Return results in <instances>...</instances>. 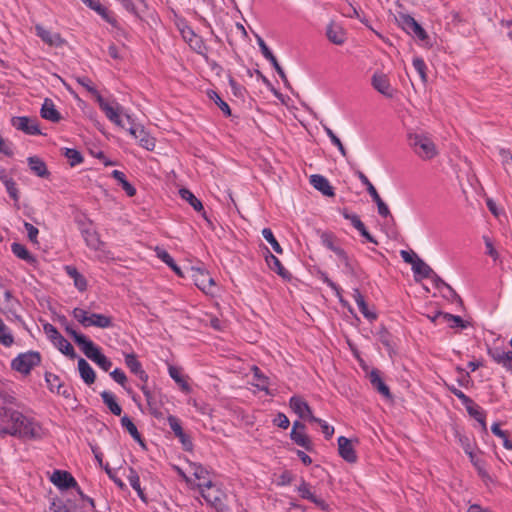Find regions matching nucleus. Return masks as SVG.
<instances>
[{"instance_id": "obj_1", "label": "nucleus", "mask_w": 512, "mask_h": 512, "mask_svg": "<svg viewBox=\"0 0 512 512\" xmlns=\"http://www.w3.org/2000/svg\"><path fill=\"white\" fill-rule=\"evenodd\" d=\"M0 415L2 422L10 428L11 436L29 440L40 438L38 424L20 411L3 406Z\"/></svg>"}, {"instance_id": "obj_2", "label": "nucleus", "mask_w": 512, "mask_h": 512, "mask_svg": "<svg viewBox=\"0 0 512 512\" xmlns=\"http://www.w3.org/2000/svg\"><path fill=\"white\" fill-rule=\"evenodd\" d=\"M408 144L422 160L428 161L438 155V149L430 137L423 133H408Z\"/></svg>"}, {"instance_id": "obj_3", "label": "nucleus", "mask_w": 512, "mask_h": 512, "mask_svg": "<svg viewBox=\"0 0 512 512\" xmlns=\"http://www.w3.org/2000/svg\"><path fill=\"white\" fill-rule=\"evenodd\" d=\"M72 316L84 328L94 326L97 328L105 329L113 326L112 318L110 316L99 313H88L82 308H74L72 311Z\"/></svg>"}, {"instance_id": "obj_4", "label": "nucleus", "mask_w": 512, "mask_h": 512, "mask_svg": "<svg viewBox=\"0 0 512 512\" xmlns=\"http://www.w3.org/2000/svg\"><path fill=\"white\" fill-rule=\"evenodd\" d=\"M43 330L53 345L70 359H75L77 354L73 346L59 333L57 328L50 323L43 325Z\"/></svg>"}, {"instance_id": "obj_5", "label": "nucleus", "mask_w": 512, "mask_h": 512, "mask_svg": "<svg viewBox=\"0 0 512 512\" xmlns=\"http://www.w3.org/2000/svg\"><path fill=\"white\" fill-rule=\"evenodd\" d=\"M41 362V355L37 351H28L19 354L11 362V367L17 372L22 374H29L31 370L39 365Z\"/></svg>"}, {"instance_id": "obj_6", "label": "nucleus", "mask_w": 512, "mask_h": 512, "mask_svg": "<svg viewBox=\"0 0 512 512\" xmlns=\"http://www.w3.org/2000/svg\"><path fill=\"white\" fill-rule=\"evenodd\" d=\"M398 25L409 35H414L421 41L428 39V34L424 28L407 13H398L395 17Z\"/></svg>"}, {"instance_id": "obj_7", "label": "nucleus", "mask_w": 512, "mask_h": 512, "mask_svg": "<svg viewBox=\"0 0 512 512\" xmlns=\"http://www.w3.org/2000/svg\"><path fill=\"white\" fill-rule=\"evenodd\" d=\"M200 489L201 496L204 500L217 510L223 507V492L216 488L212 481L208 480L206 483L197 484Z\"/></svg>"}, {"instance_id": "obj_8", "label": "nucleus", "mask_w": 512, "mask_h": 512, "mask_svg": "<svg viewBox=\"0 0 512 512\" xmlns=\"http://www.w3.org/2000/svg\"><path fill=\"white\" fill-rule=\"evenodd\" d=\"M189 272L192 280L194 281V284L200 290L206 294H213L215 282L208 271L199 267H191Z\"/></svg>"}, {"instance_id": "obj_9", "label": "nucleus", "mask_w": 512, "mask_h": 512, "mask_svg": "<svg viewBox=\"0 0 512 512\" xmlns=\"http://www.w3.org/2000/svg\"><path fill=\"white\" fill-rule=\"evenodd\" d=\"M82 352L84 355L98 365L102 370L108 372L112 367L111 360L106 357L100 350V348L94 344L93 341L87 345Z\"/></svg>"}, {"instance_id": "obj_10", "label": "nucleus", "mask_w": 512, "mask_h": 512, "mask_svg": "<svg viewBox=\"0 0 512 512\" xmlns=\"http://www.w3.org/2000/svg\"><path fill=\"white\" fill-rule=\"evenodd\" d=\"M100 109L105 113L106 117L118 126L124 127L123 121L120 117L122 107L116 103L115 106L107 102L102 95H97V100Z\"/></svg>"}, {"instance_id": "obj_11", "label": "nucleus", "mask_w": 512, "mask_h": 512, "mask_svg": "<svg viewBox=\"0 0 512 512\" xmlns=\"http://www.w3.org/2000/svg\"><path fill=\"white\" fill-rule=\"evenodd\" d=\"M257 43L259 45L262 55L265 57V59H267L272 64V66L274 67V69L276 70V72L278 73L280 78L282 79L284 85L286 87H290L289 81L287 79V76H286L283 68L280 66L277 58L274 56V54L271 52L269 47L266 45L265 41L261 37H258Z\"/></svg>"}, {"instance_id": "obj_12", "label": "nucleus", "mask_w": 512, "mask_h": 512, "mask_svg": "<svg viewBox=\"0 0 512 512\" xmlns=\"http://www.w3.org/2000/svg\"><path fill=\"white\" fill-rule=\"evenodd\" d=\"M50 481L60 490H67L78 486L75 478L69 472L64 470H54L50 477Z\"/></svg>"}, {"instance_id": "obj_13", "label": "nucleus", "mask_w": 512, "mask_h": 512, "mask_svg": "<svg viewBox=\"0 0 512 512\" xmlns=\"http://www.w3.org/2000/svg\"><path fill=\"white\" fill-rule=\"evenodd\" d=\"M487 353L497 364L512 372V351H505L501 347H488Z\"/></svg>"}, {"instance_id": "obj_14", "label": "nucleus", "mask_w": 512, "mask_h": 512, "mask_svg": "<svg viewBox=\"0 0 512 512\" xmlns=\"http://www.w3.org/2000/svg\"><path fill=\"white\" fill-rule=\"evenodd\" d=\"M12 125L17 129L21 130L28 135H40L41 130L37 120H32L26 116L14 117L12 119Z\"/></svg>"}, {"instance_id": "obj_15", "label": "nucleus", "mask_w": 512, "mask_h": 512, "mask_svg": "<svg viewBox=\"0 0 512 512\" xmlns=\"http://www.w3.org/2000/svg\"><path fill=\"white\" fill-rule=\"evenodd\" d=\"M129 133L139 141L141 147L152 151L155 147V139L147 133L140 125H131L128 129Z\"/></svg>"}, {"instance_id": "obj_16", "label": "nucleus", "mask_w": 512, "mask_h": 512, "mask_svg": "<svg viewBox=\"0 0 512 512\" xmlns=\"http://www.w3.org/2000/svg\"><path fill=\"white\" fill-rule=\"evenodd\" d=\"M36 35L41 38V40L48 44L49 46L53 47H61L65 44V40L61 37L59 33L52 32L46 28H44L42 25L37 24L35 26Z\"/></svg>"}, {"instance_id": "obj_17", "label": "nucleus", "mask_w": 512, "mask_h": 512, "mask_svg": "<svg viewBox=\"0 0 512 512\" xmlns=\"http://www.w3.org/2000/svg\"><path fill=\"white\" fill-rule=\"evenodd\" d=\"M167 420H168V424H169L171 430L174 432L175 436L180 440L184 449L186 451L192 450V448H193L192 441H191L190 437L187 434H185V432L183 431V428L181 426L179 419L175 416L170 415Z\"/></svg>"}, {"instance_id": "obj_18", "label": "nucleus", "mask_w": 512, "mask_h": 512, "mask_svg": "<svg viewBox=\"0 0 512 512\" xmlns=\"http://www.w3.org/2000/svg\"><path fill=\"white\" fill-rule=\"evenodd\" d=\"M338 450L339 455L347 462L354 463L357 460V455L355 453V450L352 446L351 441L344 437L340 436L338 438Z\"/></svg>"}, {"instance_id": "obj_19", "label": "nucleus", "mask_w": 512, "mask_h": 512, "mask_svg": "<svg viewBox=\"0 0 512 512\" xmlns=\"http://www.w3.org/2000/svg\"><path fill=\"white\" fill-rule=\"evenodd\" d=\"M310 184L324 196L333 197L335 195L334 189L330 185L328 179L320 174L311 175Z\"/></svg>"}, {"instance_id": "obj_20", "label": "nucleus", "mask_w": 512, "mask_h": 512, "mask_svg": "<svg viewBox=\"0 0 512 512\" xmlns=\"http://www.w3.org/2000/svg\"><path fill=\"white\" fill-rule=\"evenodd\" d=\"M300 496L303 499H307L314 503L317 507H319L321 510L326 511L329 508V505L321 498L315 496L309 489V484L306 483L304 480L301 481V484L297 488Z\"/></svg>"}, {"instance_id": "obj_21", "label": "nucleus", "mask_w": 512, "mask_h": 512, "mask_svg": "<svg viewBox=\"0 0 512 512\" xmlns=\"http://www.w3.org/2000/svg\"><path fill=\"white\" fill-rule=\"evenodd\" d=\"M28 166L32 173L41 178H49L50 172L46 163L38 156H30L27 158Z\"/></svg>"}, {"instance_id": "obj_22", "label": "nucleus", "mask_w": 512, "mask_h": 512, "mask_svg": "<svg viewBox=\"0 0 512 512\" xmlns=\"http://www.w3.org/2000/svg\"><path fill=\"white\" fill-rule=\"evenodd\" d=\"M342 214L345 219L350 220L353 227L357 229L359 233L367 239V241L376 245L378 244L377 240L367 231L364 223L360 220L358 215L349 214L346 211H344Z\"/></svg>"}, {"instance_id": "obj_23", "label": "nucleus", "mask_w": 512, "mask_h": 512, "mask_svg": "<svg viewBox=\"0 0 512 512\" xmlns=\"http://www.w3.org/2000/svg\"><path fill=\"white\" fill-rule=\"evenodd\" d=\"M326 36L330 42L336 45H342L346 40V33L344 29L333 22L327 26Z\"/></svg>"}, {"instance_id": "obj_24", "label": "nucleus", "mask_w": 512, "mask_h": 512, "mask_svg": "<svg viewBox=\"0 0 512 512\" xmlns=\"http://www.w3.org/2000/svg\"><path fill=\"white\" fill-rule=\"evenodd\" d=\"M265 260L269 268L275 271L283 279H289L291 274L284 268L281 261L273 255L268 249L266 250Z\"/></svg>"}, {"instance_id": "obj_25", "label": "nucleus", "mask_w": 512, "mask_h": 512, "mask_svg": "<svg viewBox=\"0 0 512 512\" xmlns=\"http://www.w3.org/2000/svg\"><path fill=\"white\" fill-rule=\"evenodd\" d=\"M289 406L300 418L306 419L307 414H310L311 408L300 396H292L289 400Z\"/></svg>"}, {"instance_id": "obj_26", "label": "nucleus", "mask_w": 512, "mask_h": 512, "mask_svg": "<svg viewBox=\"0 0 512 512\" xmlns=\"http://www.w3.org/2000/svg\"><path fill=\"white\" fill-rule=\"evenodd\" d=\"M41 117L49 120L51 122H59L61 120V115L55 108L53 101L49 98H45L41 110Z\"/></svg>"}, {"instance_id": "obj_27", "label": "nucleus", "mask_w": 512, "mask_h": 512, "mask_svg": "<svg viewBox=\"0 0 512 512\" xmlns=\"http://www.w3.org/2000/svg\"><path fill=\"white\" fill-rule=\"evenodd\" d=\"M369 379L372 386L384 397L391 399L392 395L389 387L382 380L380 373L377 369H373L369 374Z\"/></svg>"}, {"instance_id": "obj_28", "label": "nucleus", "mask_w": 512, "mask_h": 512, "mask_svg": "<svg viewBox=\"0 0 512 512\" xmlns=\"http://www.w3.org/2000/svg\"><path fill=\"white\" fill-rule=\"evenodd\" d=\"M89 8L96 11L105 21L113 26H116V19L111 13L97 0H82Z\"/></svg>"}, {"instance_id": "obj_29", "label": "nucleus", "mask_w": 512, "mask_h": 512, "mask_svg": "<svg viewBox=\"0 0 512 512\" xmlns=\"http://www.w3.org/2000/svg\"><path fill=\"white\" fill-rule=\"evenodd\" d=\"M78 370L80 373V377L87 385H91L95 382V379H96L95 371L93 370L91 365L84 358H79Z\"/></svg>"}, {"instance_id": "obj_30", "label": "nucleus", "mask_w": 512, "mask_h": 512, "mask_svg": "<svg viewBox=\"0 0 512 512\" xmlns=\"http://www.w3.org/2000/svg\"><path fill=\"white\" fill-rule=\"evenodd\" d=\"M0 181L4 184L7 193L15 201H19V191L17 189L15 181L9 177L4 168L0 169Z\"/></svg>"}, {"instance_id": "obj_31", "label": "nucleus", "mask_w": 512, "mask_h": 512, "mask_svg": "<svg viewBox=\"0 0 512 512\" xmlns=\"http://www.w3.org/2000/svg\"><path fill=\"white\" fill-rule=\"evenodd\" d=\"M61 322L65 324V331L73 338L81 351L92 341L84 334L77 332L71 325L67 324V319L65 317H62Z\"/></svg>"}, {"instance_id": "obj_32", "label": "nucleus", "mask_w": 512, "mask_h": 512, "mask_svg": "<svg viewBox=\"0 0 512 512\" xmlns=\"http://www.w3.org/2000/svg\"><path fill=\"white\" fill-rule=\"evenodd\" d=\"M353 298L360 312L363 314L365 318H367L370 321L375 320L377 318L376 313L369 310L368 305L359 289H354Z\"/></svg>"}, {"instance_id": "obj_33", "label": "nucleus", "mask_w": 512, "mask_h": 512, "mask_svg": "<svg viewBox=\"0 0 512 512\" xmlns=\"http://www.w3.org/2000/svg\"><path fill=\"white\" fill-rule=\"evenodd\" d=\"M372 86L384 96H392L390 92L391 86L385 75L374 74L372 77Z\"/></svg>"}, {"instance_id": "obj_34", "label": "nucleus", "mask_w": 512, "mask_h": 512, "mask_svg": "<svg viewBox=\"0 0 512 512\" xmlns=\"http://www.w3.org/2000/svg\"><path fill=\"white\" fill-rule=\"evenodd\" d=\"M104 404L108 407L110 412L116 416H120L122 413V408L118 404L115 395L109 391H103L100 394Z\"/></svg>"}, {"instance_id": "obj_35", "label": "nucleus", "mask_w": 512, "mask_h": 512, "mask_svg": "<svg viewBox=\"0 0 512 512\" xmlns=\"http://www.w3.org/2000/svg\"><path fill=\"white\" fill-rule=\"evenodd\" d=\"M81 234L87 244V246L93 250H99L103 242L100 240L96 231L83 228L81 229Z\"/></svg>"}, {"instance_id": "obj_36", "label": "nucleus", "mask_w": 512, "mask_h": 512, "mask_svg": "<svg viewBox=\"0 0 512 512\" xmlns=\"http://www.w3.org/2000/svg\"><path fill=\"white\" fill-rule=\"evenodd\" d=\"M465 408L468 414L473 417L477 422L480 423L482 429L487 431V424L485 421V412L473 401L471 400L470 405H465Z\"/></svg>"}, {"instance_id": "obj_37", "label": "nucleus", "mask_w": 512, "mask_h": 512, "mask_svg": "<svg viewBox=\"0 0 512 512\" xmlns=\"http://www.w3.org/2000/svg\"><path fill=\"white\" fill-rule=\"evenodd\" d=\"M121 425L123 428H125L128 431V433L131 435V437L136 442H138L142 447H145L144 440L142 439V436L139 433L136 425L132 422V420L127 415H124L121 418Z\"/></svg>"}, {"instance_id": "obj_38", "label": "nucleus", "mask_w": 512, "mask_h": 512, "mask_svg": "<svg viewBox=\"0 0 512 512\" xmlns=\"http://www.w3.org/2000/svg\"><path fill=\"white\" fill-rule=\"evenodd\" d=\"M66 273L73 279L75 287L79 291H85L87 289V281L85 277L73 266L65 267Z\"/></svg>"}, {"instance_id": "obj_39", "label": "nucleus", "mask_w": 512, "mask_h": 512, "mask_svg": "<svg viewBox=\"0 0 512 512\" xmlns=\"http://www.w3.org/2000/svg\"><path fill=\"white\" fill-rule=\"evenodd\" d=\"M412 270L415 274V277L418 275L421 278L427 279L434 275L433 269L420 257L416 259L415 263H413Z\"/></svg>"}, {"instance_id": "obj_40", "label": "nucleus", "mask_w": 512, "mask_h": 512, "mask_svg": "<svg viewBox=\"0 0 512 512\" xmlns=\"http://www.w3.org/2000/svg\"><path fill=\"white\" fill-rule=\"evenodd\" d=\"M155 251L159 259L169 266L178 276L183 277L181 268L175 263L172 256L166 250L156 247Z\"/></svg>"}, {"instance_id": "obj_41", "label": "nucleus", "mask_w": 512, "mask_h": 512, "mask_svg": "<svg viewBox=\"0 0 512 512\" xmlns=\"http://www.w3.org/2000/svg\"><path fill=\"white\" fill-rule=\"evenodd\" d=\"M11 250L16 257L26 261L29 264H34L36 262V258L27 250L24 245L20 243H12Z\"/></svg>"}, {"instance_id": "obj_42", "label": "nucleus", "mask_w": 512, "mask_h": 512, "mask_svg": "<svg viewBox=\"0 0 512 512\" xmlns=\"http://www.w3.org/2000/svg\"><path fill=\"white\" fill-rule=\"evenodd\" d=\"M111 175L114 179H116L119 182L122 189L126 192V194L129 197H132L136 194L135 187L127 181L126 176L122 171L113 170Z\"/></svg>"}, {"instance_id": "obj_43", "label": "nucleus", "mask_w": 512, "mask_h": 512, "mask_svg": "<svg viewBox=\"0 0 512 512\" xmlns=\"http://www.w3.org/2000/svg\"><path fill=\"white\" fill-rule=\"evenodd\" d=\"M179 194L195 211L202 212L204 210L202 202L189 189L182 188L179 190Z\"/></svg>"}, {"instance_id": "obj_44", "label": "nucleus", "mask_w": 512, "mask_h": 512, "mask_svg": "<svg viewBox=\"0 0 512 512\" xmlns=\"http://www.w3.org/2000/svg\"><path fill=\"white\" fill-rule=\"evenodd\" d=\"M291 440L296 443L298 446L303 447L307 451H311L312 442L309 437L303 431H295V429L291 430L290 433Z\"/></svg>"}, {"instance_id": "obj_45", "label": "nucleus", "mask_w": 512, "mask_h": 512, "mask_svg": "<svg viewBox=\"0 0 512 512\" xmlns=\"http://www.w3.org/2000/svg\"><path fill=\"white\" fill-rule=\"evenodd\" d=\"M438 315H442V320L447 322L451 328L460 327L465 329L468 327V322L464 321L460 316L453 315L446 312H439Z\"/></svg>"}, {"instance_id": "obj_46", "label": "nucleus", "mask_w": 512, "mask_h": 512, "mask_svg": "<svg viewBox=\"0 0 512 512\" xmlns=\"http://www.w3.org/2000/svg\"><path fill=\"white\" fill-rule=\"evenodd\" d=\"M168 372L170 377L180 386V388L184 392L189 393L191 391V387L181 376L180 371L177 367L170 365L168 367Z\"/></svg>"}, {"instance_id": "obj_47", "label": "nucleus", "mask_w": 512, "mask_h": 512, "mask_svg": "<svg viewBox=\"0 0 512 512\" xmlns=\"http://www.w3.org/2000/svg\"><path fill=\"white\" fill-rule=\"evenodd\" d=\"M128 481H129V484L131 485V487L137 492L139 498L143 501H146V496H145L144 491L142 490L141 485H140L139 475L133 468H130V473L128 475Z\"/></svg>"}, {"instance_id": "obj_48", "label": "nucleus", "mask_w": 512, "mask_h": 512, "mask_svg": "<svg viewBox=\"0 0 512 512\" xmlns=\"http://www.w3.org/2000/svg\"><path fill=\"white\" fill-rule=\"evenodd\" d=\"M125 364L134 375L139 374L143 368L141 362L134 353L125 354Z\"/></svg>"}, {"instance_id": "obj_49", "label": "nucleus", "mask_w": 512, "mask_h": 512, "mask_svg": "<svg viewBox=\"0 0 512 512\" xmlns=\"http://www.w3.org/2000/svg\"><path fill=\"white\" fill-rule=\"evenodd\" d=\"M207 95L212 101H214L225 116H231V109L229 105L218 95L216 91L209 90Z\"/></svg>"}, {"instance_id": "obj_50", "label": "nucleus", "mask_w": 512, "mask_h": 512, "mask_svg": "<svg viewBox=\"0 0 512 512\" xmlns=\"http://www.w3.org/2000/svg\"><path fill=\"white\" fill-rule=\"evenodd\" d=\"M492 433L503 440V446L507 450H512V440L508 438V432L500 428L499 423H493L491 426Z\"/></svg>"}, {"instance_id": "obj_51", "label": "nucleus", "mask_w": 512, "mask_h": 512, "mask_svg": "<svg viewBox=\"0 0 512 512\" xmlns=\"http://www.w3.org/2000/svg\"><path fill=\"white\" fill-rule=\"evenodd\" d=\"M430 279L433 280L434 285L437 289L446 288L450 294V297L453 300L461 301V299H460L459 295L456 293V291L449 284H447L443 279H441L435 272H434V275L432 277H430Z\"/></svg>"}, {"instance_id": "obj_52", "label": "nucleus", "mask_w": 512, "mask_h": 512, "mask_svg": "<svg viewBox=\"0 0 512 512\" xmlns=\"http://www.w3.org/2000/svg\"><path fill=\"white\" fill-rule=\"evenodd\" d=\"M14 342V337L9 331V328L4 324L0 318V344L5 347H10Z\"/></svg>"}, {"instance_id": "obj_53", "label": "nucleus", "mask_w": 512, "mask_h": 512, "mask_svg": "<svg viewBox=\"0 0 512 512\" xmlns=\"http://www.w3.org/2000/svg\"><path fill=\"white\" fill-rule=\"evenodd\" d=\"M45 381L47 383L48 389L52 393H56L57 389H60L63 383L58 375L51 372L45 373Z\"/></svg>"}, {"instance_id": "obj_54", "label": "nucleus", "mask_w": 512, "mask_h": 512, "mask_svg": "<svg viewBox=\"0 0 512 512\" xmlns=\"http://www.w3.org/2000/svg\"><path fill=\"white\" fill-rule=\"evenodd\" d=\"M262 236L263 238L272 246L273 250L278 253V254H282L283 253V249L282 247L280 246V244L278 243V241L276 240L272 230L270 228H264L262 230Z\"/></svg>"}, {"instance_id": "obj_55", "label": "nucleus", "mask_w": 512, "mask_h": 512, "mask_svg": "<svg viewBox=\"0 0 512 512\" xmlns=\"http://www.w3.org/2000/svg\"><path fill=\"white\" fill-rule=\"evenodd\" d=\"M323 129H324L325 133L327 134V136L329 137L332 144H334L338 148V150L342 154V156L345 157L347 155V150L344 147V145L342 144L341 140L338 138V136L327 125H323Z\"/></svg>"}, {"instance_id": "obj_56", "label": "nucleus", "mask_w": 512, "mask_h": 512, "mask_svg": "<svg viewBox=\"0 0 512 512\" xmlns=\"http://www.w3.org/2000/svg\"><path fill=\"white\" fill-rule=\"evenodd\" d=\"M64 155L69 160V164L72 167L82 163L84 160L81 153L76 149L65 148Z\"/></svg>"}, {"instance_id": "obj_57", "label": "nucleus", "mask_w": 512, "mask_h": 512, "mask_svg": "<svg viewBox=\"0 0 512 512\" xmlns=\"http://www.w3.org/2000/svg\"><path fill=\"white\" fill-rule=\"evenodd\" d=\"M336 254V256L339 258V260L343 263L346 271L349 273V274H354L355 271H354V267L347 255V253L341 248L339 247L338 249H336V251L334 252Z\"/></svg>"}, {"instance_id": "obj_58", "label": "nucleus", "mask_w": 512, "mask_h": 512, "mask_svg": "<svg viewBox=\"0 0 512 512\" xmlns=\"http://www.w3.org/2000/svg\"><path fill=\"white\" fill-rule=\"evenodd\" d=\"M412 64H413V67L415 68V70L417 71V73L419 74L422 82L426 83L427 75H426V64H425L424 60L420 57H415L413 59Z\"/></svg>"}, {"instance_id": "obj_59", "label": "nucleus", "mask_w": 512, "mask_h": 512, "mask_svg": "<svg viewBox=\"0 0 512 512\" xmlns=\"http://www.w3.org/2000/svg\"><path fill=\"white\" fill-rule=\"evenodd\" d=\"M76 81L82 87H84L89 93H91L94 96L95 100H97V95H101L98 92V90L93 86L92 81L88 77H86V76L77 77Z\"/></svg>"}, {"instance_id": "obj_60", "label": "nucleus", "mask_w": 512, "mask_h": 512, "mask_svg": "<svg viewBox=\"0 0 512 512\" xmlns=\"http://www.w3.org/2000/svg\"><path fill=\"white\" fill-rule=\"evenodd\" d=\"M321 243L329 250L335 252L339 246L335 245V236L329 232H323L320 236Z\"/></svg>"}, {"instance_id": "obj_61", "label": "nucleus", "mask_w": 512, "mask_h": 512, "mask_svg": "<svg viewBox=\"0 0 512 512\" xmlns=\"http://www.w3.org/2000/svg\"><path fill=\"white\" fill-rule=\"evenodd\" d=\"M252 370L254 372V377L259 381V383L256 384V386L260 390L268 392V378L261 373L258 367L254 366Z\"/></svg>"}, {"instance_id": "obj_62", "label": "nucleus", "mask_w": 512, "mask_h": 512, "mask_svg": "<svg viewBox=\"0 0 512 512\" xmlns=\"http://www.w3.org/2000/svg\"><path fill=\"white\" fill-rule=\"evenodd\" d=\"M4 298L5 302L3 306L0 305V308L4 309V311H1L2 313L13 310L15 305L18 304L17 300L14 299L12 293L9 290L4 292Z\"/></svg>"}, {"instance_id": "obj_63", "label": "nucleus", "mask_w": 512, "mask_h": 512, "mask_svg": "<svg viewBox=\"0 0 512 512\" xmlns=\"http://www.w3.org/2000/svg\"><path fill=\"white\" fill-rule=\"evenodd\" d=\"M110 376L112 377V379L115 382H117L119 385H121L123 388H125L126 383H127V377L121 369H119V368L114 369L112 372H110Z\"/></svg>"}, {"instance_id": "obj_64", "label": "nucleus", "mask_w": 512, "mask_h": 512, "mask_svg": "<svg viewBox=\"0 0 512 512\" xmlns=\"http://www.w3.org/2000/svg\"><path fill=\"white\" fill-rule=\"evenodd\" d=\"M483 240L486 247V254L489 255L494 261H496L499 258V253L494 248L491 239L488 236L484 235Z\"/></svg>"}]
</instances>
